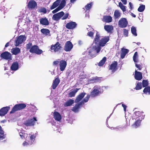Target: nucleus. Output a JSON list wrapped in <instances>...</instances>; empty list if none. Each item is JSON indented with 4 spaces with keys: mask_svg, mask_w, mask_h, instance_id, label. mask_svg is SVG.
<instances>
[{
    "mask_svg": "<svg viewBox=\"0 0 150 150\" xmlns=\"http://www.w3.org/2000/svg\"><path fill=\"white\" fill-rule=\"evenodd\" d=\"M62 48L60 43L57 42L54 45H52L50 46V50L52 52H56L61 50Z\"/></svg>",
    "mask_w": 150,
    "mask_h": 150,
    "instance_id": "20e7f679",
    "label": "nucleus"
},
{
    "mask_svg": "<svg viewBox=\"0 0 150 150\" xmlns=\"http://www.w3.org/2000/svg\"><path fill=\"white\" fill-rule=\"evenodd\" d=\"M73 47V46L71 42L70 41H67L65 43L64 50L66 52L70 51Z\"/></svg>",
    "mask_w": 150,
    "mask_h": 150,
    "instance_id": "f8f14e48",
    "label": "nucleus"
},
{
    "mask_svg": "<svg viewBox=\"0 0 150 150\" xmlns=\"http://www.w3.org/2000/svg\"><path fill=\"white\" fill-rule=\"evenodd\" d=\"M123 34L124 36L127 37L128 36V31L127 30L124 29L123 30Z\"/></svg>",
    "mask_w": 150,
    "mask_h": 150,
    "instance_id": "3c124183",
    "label": "nucleus"
},
{
    "mask_svg": "<svg viewBox=\"0 0 150 150\" xmlns=\"http://www.w3.org/2000/svg\"><path fill=\"white\" fill-rule=\"evenodd\" d=\"M136 121L132 125V126L133 127L135 128H137L139 127L141 124V122L142 120H139L138 119H134Z\"/></svg>",
    "mask_w": 150,
    "mask_h": 150,
    "instance_id": "cd10ccee",
    "label": "nucleus"
},
{
    "mask_svg": "<svg viewBox=\"0 0 150 150\" xmlns=\"http://www.w3.org/2000/svg\"><path fill=\"white\" fill-rule=\"evenodd\" d=\"M30 52L31 53H35L38 54H40L43 52L40 49L37 45L32 46L30 50Z\"/></svg>",
    "mask_w": 150,
    "mask_h": 150,
    "instance_id": "423d86ee",
    "label": "nucleus"
},
{
    "mask_svg": "<svg viewBox=\"0 0 150 150\" xmlns=\"http://www.w3.org/2000/svg\"><path fill=\"white\" fill-rule=\"evenodd\" d=\"M61 2V0H57L54 2L52 5L50 7L51 10H52L59 5L60 3Z\"/></svg>",
    "mask_w": 150,
    "mask_h": 150,
    "instance_id": "c85d7f7f",
    "label": "nucleus"
},
{
    "mask_svg": "<svg viewBox=\"0 0 150 150\" xmlns=\"http://www.w3.org/2000/svg\"><path fill=\"white\" fill-rule=\"evenodd\" d=\"M122 106L123 107V108H124V110L125 111H126V110L127 106L125 105L124 104H122Z\"/></svg>",
    "mask_w": 150,
    "mask_h": 150,
    "instance_id": "4d7b16f0",
    "label": "nucleus"
},
{
    "mask_svg": "<svg viewBox=\"0 0 150 150\" xmlns=\"http://www.w3.org/2000/svg\"><path fill=\"white\" fill-rule=\"evenodd\" d=\"M80 88H76V89H74L73 91L70 92L68 93V97H74L76 93L79 90Z\"/></svg>",
    "mask_w": 150,
    "mask_h": 150,
    "instance_id": "473e14b6",
    "label": "nucleus"
},
{
    "mask_svg": "<svg viewBox=\"0 0 150 150\" xmlns=\"http://www.w3.org/2000/svg\"><path fill=\"white\" fill-rule=\"evenodd\" d=\"M18 68V62H16L12 63L11 69L12 71H16Z\"/></svg>",
    "mask_w": 150,
    "mask_h": 150,
    "instance_id": "7c9ffc66",
    "label": "nucleus"
},
{
    "mask_svg": "<svg viewBox=\"0 0 150 150\" xmlns=\"http://www.w3.org/2000/svg\"><path fill=\"white\" fill-rule=\"evenodd\" d=\"M138 53L137 52H136L134 53L133 56V60L135 63V66L138 68L139 70H140L142 68L143 65L142 63L140 64H138L137 63L138 62Z\"/></svg>",
    "mask_w": 150,
    "mask_h": 150,
    "instance_id": "9d476101",
    "label": "nucleus"
},
{
    "mask_svg": "<svg viewBox=\"0 0 150 150\" xmlns=\"http://www.w3.org/2000/svg\"><path fill=\"white\" fill-rule=\"evenodd\" d=\"M86 94V93L84 92L81 93L76 97L75 101V103H77L79 102L83 98Z\"/></svg>",
    "mask_w": 150,
    "mask_h": 150,
    "instance_id": "412c9836",
    "label": "nucleus"
},
{
    "mask_svg": "<svg viewBox=\"0 0 150 150\" xmlns=\"http://www.w3.org/2000/svg\"><path fill=\"white\" fill-rule=\"evenodd\" d=\"M37 11L39 13H43L44 14H45L47 13L46 9L44 7H41Z\"/></svg>",
    "mask_w": 150,
    "mask_h": 150,
    "instance_id": "c9c22d12",
    "label": "nucleus"
},
{
    "mask_svg": "<svg viewBox=\"0 0 150 150\" xmlns=\"http://www.w3.org/2000/svg\"><path fill=\"white\" fill-rule=\"evenodd\" d=\"M26 106V105L25 103H20L16 104L13 106L12 110L10 111V113H13L16 111L22 110L25 108Z\"/></svg>",
    "mask_w": 150,
    "mask_h": 150,
    "instance_id": "f03ea898",
    "label": "nucleus"
},
{
    "mask_svg": "<svg viewBox=\"0 0 150 150\" xmlns=\"http://www.w3.org/2000/svg\"><path fill=\"white\" fill-rule=\"evenodd\" d=\"M90 97V95H88L87 96L84 98L83 100L81 102H82V105H83L84 103H86L87 102Z\"/></svg>",
    "mask_w": 150,
    "mask_h": 150,
    "instance_id": "a18cd8bd",
    "label": "nucleus"
},
{
    "mask_svg": "<svg viewBox=\"0 0 150 150\" xmlns=\"http://www.w3.org/2000/svg\"><path fill=\"white\" fill-rule=\"evenodd\" d=\"M94 33L91 31L88 32V35L91 37H93V36Z\"/></svg>",
    "mask_w": 150,
    "mask_h": 150,
    "instance_id": "5fc2aeb1",
    "label": "nucleus"
},
{
    "mask_svg": "<svg viewBox=\"0 0 150 150\" xmlns=\"http://www.w3.org/2000/svg\"><path fill=\"white\" fill-rule=\"evenodd\" d=\"M32 43L31 42H29L26 45V49L28 50L30 49L32 47Z\"/></svg>",
    "mask_w": 150,
    "mask_h": 150,
    "instance_id": "09e8293b",
    "label": "nucleus"
},
{
    "mask_svg": "<svg viewBox=\"0 0 150 150\" xmlns=\"http://www.w3.org/2000/svg\"><path fill=\"white\" fill-rule=\"evenodd\" d=\"M0 57L2 59L8 60H11L12 59V57L11 54L7 51H6L2 53Z\"/></svg>",
    "mask_w": 150,
    "mask_h": 150,
    "instance_id": "6e6552de",
    "label": "nucleus"
},
{
    "mask_svg": "<svg viewBox=\"0 0 150 150\" xmlns=\"http://www.w3.org/2000/svg\"><path fill=\"white\" fill-rule=\"evenodd\" d=\"M40 24L44 25H48L49 24V23L48 19L46 17L42 18L40 20Z\"/></svg>",
    "mask_w": 150,
    "mask_h": 150,
    "instance_id": "5701e85b",
    "label": "nucleus"
},
{
    "mask_svg": "<svg viewBox=\"0 0 150 150\" xmlns=\"http://www.w3.org/2000/svg\"><path fill=\"white\" fill-rule=\"evenodd\" d=\"M102 93L103 91H100L98 89L94 88L91 92L90 95L93 97H95L99 95V94Z\"/></svg>",
    "mask_w": 150,
    "mask_h": 150,
    "instance_id": "f3484780",
    "label": "nucleus"
},
{
    "mask_svg": "<svg viewBox=\"0 0 150 150\" xmlns=\"http://www.w3.org/2000/svg\"><path fill=\"white\" fill-rule=\"evenodd\" d=\"M104 29L108 33H110L113 29V27L112 25H105L104 27Z\"/></svg>",
    "mask_w": 150,
    "mask_h": 150,
    "instance_id": "2f4dec72",
    "label": "nucleus"
},
{
    "mask_svg": "<svg viewBox=\"0 0 150 150\" xmlns=\"http://www.w3.org/2000/svg\"><path fill=\"white\" fill-rule=\"evenodd\" d=\"M114 16L115 19L119 18L120 16V13L117 10L115 11Z\"/></svg>",
    "mask_w": 150,
    "mask_h": 150,
    "instance_id": "e433bc0d",
    "label": "nucleus"
},
{
    "mask_svg": "<svg viewBox=\"0 0 150 150\" xmlns=\"http://www.w3.org/2000/svg\"><path fill=\"white\" fill-rule=\"evenodd\" d=\"M129 8L131 10H132V4L131 2H129Z\"/></svg>",
    "mask_w": 150,
    "mask_h": 150,
    "instance_id": "052dcab7",
    "label": "nucleus"
},
{
    "mask_svg": "<svg viewBox=\"0 0 150 150\" xmlns=\"http://www.w3.org/2000/svg\"><path fill=\"white\" fill-rule=\"evenodd\" d=\"M68 16V13H66L64 14V13L63 11H62L53 15L52 19L54 21H57L62 17V20H65L67 18Z\"/></svg>",
    "mask_w": 150,
    "mask_h": 150,
    "instance_id": "f257e3e1",
    "label": "nucleus"
},
{
    "mask_svg": "<svg viewBox=\"0 0 150 150\" xmlns=\"http://www.w3.org/2000/svg\"><path fill=\"white\" fill-rule=\"evenodd\" d=\"M37 121L36 117H34L32 119H28L25 122L24 124L26 126H33L35 122Z\"/></svg>",
    "mask_w": 150,
    "mask_h": 150,
    "instance_id": "0eeeda50",
    "label": "nucleus"
},
{
    "mask_svg": "<svg viewBox=\"0 0 150 150\" xmlns=\"http://www.w3.org/2000/svg\"><path fill=\"white\" fill-rule=\"evenodd\" d=\"M103 21L106 23H110L112 21V18L110 16H104L103 17Z\"/></svg>",
    "mask_w": 150,
    "mask_h": 150,
    "instance_id": "bb28decb",
    "label": "nucleus"
},
{
    "mask_svg": "<svg viewBox=\"0 0 150 150\" xmlns=\"http://www.w3.org/2000/svg\"><path fill=\"white\" fill-rule=\"evenodd\" d=\"M109 40V37H105L100 40L98 45L101 47H103L105 46V45Z\"/></svg>",
    "mask_w": 150,
    "mask_h": 150,
    "instance_id": "ddd939ff",
    "label": "nucleus"
},
{
    "mask_svg": "<svg viewBox=\"0 0 150 150\" xmlns=\"http://www.w3.org/2000/svg\"><path fill=\"white\" fill-rule=\"evenodd\" d=\"M76 0H70V2L71 3H74Z\"/></svg>",
    "mask_w": 150,
    "mask_h": 150,
    "instance_id": "69168bd1",
    "label": "nucleus"
},
{
    "mask_svg": "<svg viewBox=\"0 0 150 150\" xmlns=\"http://www.w3.org/2000/svg\"><path fill=\"white\" fill-rule=\"evenodd\" d=\"M40 32L45 36H50L51 35L50 31L49 30L46 28H42L41 29Z\"/></svg>",
    "mask_w": 150,
    "mask_h": 150,
    "instance_id": "6ab92c4d",
    "label": "nucleus"
},
{
    "mask_svg": "<svg viewBox=\"0 0 150 150\" xmlns=\"http://www.w3.org/2000/svg\"><path fill=\"white\" fill-rule=\"evenodd\" d=\"M92 5V3L87 4L85 6V8L86 9V11H87L89 10L91 8Z\"/></svg>",
    "mask_w": 150,
    "mask_h": 150,
    "instance_id": "de8ad7c7",
    "label": "nucleus"
},
{
    "mask_svg": "<svg viewBox=\"0 0 150 150\" xmlns=\"http://www.w3.org/2000/svg\"><path fill=\"white\" fill-rule=\"evenodd\" d=\"M131 15L134 18H135L136 17V15L132 13H131Z\"/></svg>",
    "mask_w": 150,
    "mask_h": 150,
    "instance_id": "0e129e2a",
    "label": "nucleus"
},
{
    "mask_svg": "<svg viewBox=\"0 0 150 150\" xmlns=\"http://www.w3.org/2000/svg\"><path fill=\"white\" fill-rule=\"evenodd\" d=\"M21 52L20 49L18 47H16L13 48L11 50V52L14 55H16L19 53Z\"/></svg>",
    "mask_w": 150,
    "mask_h": 150,
    "instance_id": "c756f323",
    "label": "nucleus"
},
{
    "mask_svg": "<svg viewBox=\"0 0 150 150\" xmlns=\"http://www.w3.org/2000/svg\"><path fill=\"white\" fill-rule=\"evenodd\" d=\"M117 63L116 61H113L109 66V70H112L113 72H115L117 69Z\"/></svg>",
    "mask_w": 150,
    "mask_h": 150,
    "instance_id": "2eb2a0df",
    "label": "nucleus"
},
{
    "mask_svg": "<svg viewBox=\"0 0 150 150\" xmlns=\"http://www.w3.org/2000/svg\"><path fill=\"white\" fill-rule=\"evenodd\" d=\"M119 6L123 11L124 12L126 11V8L125 6H124L121 2H120L119 3Z\"/></svg>",
    "mask_w": 150,
    "mask_h": 150,
    "instance_id": "49530a36",
    "label": "nucleus"
},
{
    "mask_svg": "<svg viewBox=\"0 0 150 150\" xmlns=\"http://www.w3.org/2000/svg\"><path fill=\"white\" fill-rule=\"evenodd\" d=\"M74 100L70 99L64 103V106L67 107L71 105L74 103Z\"/></svg>",
    "mask_w": 150,
    "mask_h": 150,
    "instance_id": "72a5a7b5",
    "label": "nucleus"
},
{
    "mask_svg": "<svg viewBox=\"0 0 150 150\" xmlns=\"http://www.w3.org/2000/svg\"><path fill=\"white\" fill-rule=\"evenodd\" d=\"M26 40V38L25 35H21L18 37L15 41V45L16 47L18 46L19 45Z\"/></svg>",
    "mask_w": 150,
    "mask_h": 150,
    "instance_id": "1a4fd4ad",
    "label": "nucleus"
},
{
    "mask_svg": "<svg viewBox=\"0 0 150 150\" xmlns=\"http://www.w3.org/2000/svg\"><path fill=\"white\" fill-rule=\"evenodd\" d=\"M106 60V58L105 57H103V59L98 63V65L99 66H103L105 64Z\"/></svg>",
    "mask_w": 150,
    "mask_h": 150,
    "instance_id": "4c0bfd02",
    "label": "nucleus"
},
{
    "mask_svg": "<svg viewBox=\"0 0 150 150\" xmlns=\"http://www.w3.org/2000/svg\"><path fill=\"white\" fill-rule=\"evenodd\" d=\"M131 31L132 33L134 35V36H136L137 35L136 32V29L135 27L133 26H132L131 28Z\"/></svg>",
    "mask_w": 150,
    "mask_h": 150,
    "instance_id": "a19ab883",
    "label": "nucleus"
},
{
    "mask_svg": "<svg viewBox=\"0 0 150 150\" xmlns=\"http://www.w3.org/2000/svg\"><path fill=\"white\" fill-rule=\"evenodd\" d=\"M142 88V83L141 82H138L137 84L135 87L136 90H139Z\"/></svg>",
    "mask_w": 150,
    "mask_h": 150,
    "instance_id": "37998d69",
    "label": "nucleus"
},
{
    "mask_svg": "<svg viewBox=\"0 0 150 150\" xmlns=\"http://www.w3.org/2000/svg\"><path fill=\"white\" fill-rule=\"evenodd\" d=\"M36 137V135L35 134H33L31 135L30 137V139L31 140H33V141L35 140V139Z\"/></svg>",
    "mask_w": 150,
    "mask_h": 150,
    "instance_id": "864d4df0",
    "label": "nucleus"
},
{
    "mask_svg": "<svg viewBox=\"0 0 150 150\" xmlns=\"http://www.w3.org/2000/svg\"><path fill=\"white\" fill-rule=\"evenodd\" d=\"M129 51V50L127 49L123 48H122L121 51V58L122 59L124 58L126 55L128 53Z\"/></svg>",
    "mask_w": 150,
    "mask_h": 150,
    "instance_id": "393cba45",
    "label": "nucleus"
},
{
    "mask_svg": "<svg viewBox=\"0 0 150 150\" xmlns=\"http://www.w3.org/2000/svg\"><path fill=\"white\" fill-rule=\"evenodd\" d=\"M27 7L29 9H36L37 8V4L34 0H31L28 3Z\"/></svg>",
    "mask_w": 150,
    "mask_h": 150,
    "instance_id": "9b49d317",
    "label": "nucleus"
},
{
    "mask_svg": "<svg viewBox=\"0 0 150 150\" xmlns=\"http://www.w3.org/2000/svg\"><path fill=\"white\" fill-rule=\"evenodd\" d=\"M61 9H62L61 8H60L58 6L56 8L52 11V13L53 14H54Z\"/></svg>",
    "mask_w": 150,
    "mask_h": 150,
    "instance_id": "8fccbe9b",
    "label": "nucleus"
},
{
    "mask_svg": "<svg viewBox=\"0 0 150 150\" xmlns=\"http://www.w3.org/2000/svg\"><path fill=\"white\" fill-rule=\"evenodd\" d=\"M101 46L98 45V46L96 47L95 50L96 51L97 53H98L101 50Z\"/></svg>",
    "mask_w": 150,
    "mask_h": 150,
    "instance_id": "603ef678",
    "label": "nucleus"
},
{
    "mask_svg": "<svg viewBox=\"0 0 150 150\" xmlns=\"http://www.w3.org/2000/svg\"><path fill=\"white\" fill-rule=\"evenodd\" d=\"M9 45V42H7L5 45V47H7Z\"/></svg>",
    "mask_w": 150,
    "mask_h": 150,
    "instance_id": "e2e57ef3",
    "label": "nucleus"
},
{
    "mask_svg": "<svg viewBox=\"0 0 150 150\" xmlns=\"http://www.w3.org/2000/svg\"><path fill=\"white\" fill-rule=\"evenodd\" d=\"M59 63V61H54L53 62V64L54 65H57V64H58Z\"/></svg>",
    "mask_w": 150,
    "mask_h": 150,
    "instance_id": "6e6d98bb",
    "label": "nucleus"
},
{
    "mask_svg": "<svg viewBox=\"0 0 150 150\" xmlns=\"http://www.w3.org/2000/svg\"><path fill=\"white\" fill-rule=\"evenodd\" d=\"M82 102H80L79 103L76 104L73 107L71 110L75 112H78L79 109L82 105Z\"/></svg>",
    "mask_w": 150,
    "mask_h": 150,
    "instance_id": "aec40b11",
    "label": "nucleus"
},
{
    "mask_svg": "<svg viewBox=\"0 0 150 150\" xmlns=\"http://www.w3.org/2000/svg\"><path fill=\"white\" fill-rule=\"evenodd\" d=\"M134 78L135 79L137 80H141L142 78V73L140 72L137 71V70H135Z\"/></svg>",
    "mask_w": 150,
    "mask_h": 150,
    "instance_id": "b1692460",
    "label": "nucleus"
},
{
    "mask_svg": "<svg viewBox=\"0 0 150 150\" xmlns=\"http://www.w3.org/2000/svg\"><path fill=\"white\" fill-rule=\"evenodd\" d=\"M145 115L143 112L142 111H137L135 112L133 115L132 119L142 120L144 119Z\"/></svg>",
    "mask_w": 150,
    "mask_h": 150,
    "instance_id": "7ed1b4c3",
    "label": "nucleus"
},
{
    "mask_svg": "<svg viewBox=\"0 0 150 150\" xmlns=\"http://www.w3.org/2000/svg\"><path fill=\"white\" fill-rule=\"evenodd\" d=\"M121 1L123 3V4L125 5L127 3V0H121Z\"/></svg>",
    "mask_w": 150,
    "mask_h": 150,
    "instance_id": "bf43d9fd",
    "label": "nucleus"
},
{
    "mask_svg": "<svg viewBox=\"0 0 150 150\" xmlns=\"http://www.w3.org/2000/svg\"><path fill=\"white\" fill-rule=\"evenodd\" d=\"M54 118L56 120L60 121L62 119V117L59 113L55 111L54 112Z\"/></svg>",
    "mask_w": 150,
    "mask_h": 150,
    "instance_id": "a878e982",
    "label": "nucleus"
},
{
    "mask_svg": "<svg viewBox=\"0 0 150 150\" xmlns=\"http://www.w3.org/2000/svg\"><path fill=\"white\" fill-rule=\"evenodd\" d=\"M88 52H89V54L91 56H92L90 54L91 53V51H89Z\"/></svg>",
    "mask_w": 150,
    "mask_h": 150,
    "instance_id": "338daca9",
    "label": "nucleus"
},
{
    "mask_svg": "<svg viewBox=\"0 0 150 150\" xmlns=\"http://www.w3.org/2000/svg\"><path fill=\"white\" fill-rule=\"evenodd\" d=\"M100 36L97 33L96 34L95 38L94 40V42L96 44H98L100 40Z\"/></svg>",
    "mask_w": 150,
    "mask_h": 150,
    "instance_id": "f704fd0d",
    "label": "nucleus"
},
{
    "mask_svg": "<svg viewBox=\"0 0 150 150\" xmlns=\"http://www.w3.org/2000/svg\"><path fill=\"white\" fill-rule=\"evenodd\" d=\"M128 22L125 18H122L118 21V25L121 28H125L127 27Z\"/></svg>",
    "mask_w": 150,
    "mask_h": 150,
    "instance_id": "39448f33",
    "label": "nucleus"
},
{
    "mask_svg": "<svg viewBox=\"0 0 150 150\" xmlns=\"http://www.w3.org/2000/svg\"><path fill=\"white\" fill-rule=\"evenodd\" d=\"M143 92L146 94L148 93L149 94H150V86H148L145 87L144 89Z\"/></svg>",
    "mask_w": 150,
    "mask_h": 150,
    "instance_id": "58836bf2",
    "label": "nucleus"
},
{
    "mask_svg": "<svg viewBox=\"0 0 150 150\" xmlns=\"http://www.w3.org/2000/svg\"><path fill=\"white\" fill-rule=\"evenodd\" d=\"M60 80L58 77L55 78L53 81L52 85V88L53 89H55L60 83Z\"/></svg>",
    "mask_w": 150,
    "mask_h": 150,
    "instance_id": "4be33fe9",
    "label": "nucleus"
},
{
    "mask_svg": "<svg viewBox=\"0 0 150 150\" xmlns=\"http://www.w3.org/2000/svg\"><path fill=\"white\" fill-rule=\"evenodd\" d=\"M77 25V24L75 22L70 21L66 24V27L69 29H73L76 28Z\"/></svg>",
    "mask_w": 150,
    "mask_h": 150,
    "instance_id": "4468645a",
    "label": "nucleus"
},
{
    "mask_svg": "<svg viewBox=\"0 0 150 150\" xmlns=\"http://www.w3.org/2000/svg\"><path fill=\"white\" fill-rule=\"evenodd\" d=\"M145 9V6L143 4H142L139 6L137 10L139 12H142Z\"/></svg>",
    "mask_w": 150,
    "mask_h": 150,
    "instance_id": "79ce46f5",
    "label": "nucleus"
},
{
    "mask_svg": "<svg viewBox=\"0 0 150 150\" xmlns=\"http://www.w3.org/2000/svg\"><path fill=\"white\" fill-rule=\"evenodd\" d=\"M59 65L60 71H63L67 65V62L64 60H62L59 62Z\"/></svg>",
    "mask_w": 150,
    "mask_h": 150,
    "instance_id": "dca6fc26",
    "label": "nucleus"
},
{
    "mask_svg": "<svg viewBox=\"0 0 150 150\" xmlns=\"http://www.w3.org/2000/svg\"><path fill=\"white\" fill-rule=\"evenodd\" d=\"M10 108V107L8 106L1 108L0 110V116H3L6 114Z\"/></svg>",
    "mask_w": 150,
    "mask_h": 150,
    "instance_id": "a211bd4d",
    "label": "nucleus"
},
{
    "mask_svg": "<svg viewBox=\"0 0 150 150\" xmlns=\"http://www.w3.org/2000/svg\"><path fill=\"white\" fill-rule=\"evenodd\" d=\"M142 85L143 87H147L149 84L148 81L147 80H143L142 82Z\"/></svg>",
    "mask_w": 150,
    "mask_h": 150,
    "instance_id": "c03bdc74",
    "label": "nucleus"
},
{
    "mask_svg": "<svg viewBox=\"0 0 150 150\" xmlns=\"http://www.w3.org/2000/svg\"><path fill=\"white\" fill-rule=\"evenodd\" d=\"M19 134L20 136V137L22 138H23L24 137V136L23 135V134L22 132H20L19 133Z\"/></svg>",
    "mask_w": 150,
    "mask_h": 150,
    "instance_id": "13d9d810",
    "label": "nucleus"
},
{
    "mask_svg": "<svg viewBox=\"0 0 150 150\" xmlns=\"http://www.w3.org/2000/svg\"><path fill=\"white\" fill-rule=\"evenodd\" d=\"M138 45H139L141 44V43L140 42H138L136 43Z\"/></svg>",
    "mask_w": 150,
    "mask_h": 150,
    "instance_id": "774afa93",
    "label": "nucleus"
},
{
    "mask_svg": "<svg viewBox=\"0 0 150 150\" xmlns=\"http://www.w3.org/2000/svg\"><path fill=\"white\" fill-rule=\"evenodd\" d=\"M28 144L26 141L24 142L23 143V145L24 146H27Z\"/></svg>",
    "mask_w": 150,
    "mask_h": 150,
    "instance_id": "680f3d73",
    "label": "nucleus"
},
{
    "mask_svg": "<svg viewBox=\"0 0 150 150\" xmlns=\"http://www.w3.org/2000/svg\"><path fill=\"white\" fill-rule=\"evenodd\" d=\"M66 1L65 0H62L59 4V7L61 8V9H62L66 5Z\"/></svg>",
    "mask_w": 150,
    "mask_h": 150,
    "instance_id": "ea45409f",
    "label": "nucleus"
}]
</instances>
